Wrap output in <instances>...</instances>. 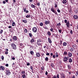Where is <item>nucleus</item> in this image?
<instances>
[{
	"label": "nucleus",
	"instance_id": "nucleus-19",
	"mask_svg": "<svg viewBox=\"0 0 78 78\" xmlns=\"http://www.w3.org/2000/svg\"><path fill=\"white\" fill-rule=\"evenodd\" d=\"M67 55V51H65L64 52L63 55Z\"/></svg>",
	"mask_w": 78,
	"mask_h": 78
},
{
	"label": "nucleus",
	"instance_id": "nucleus-11",
	"mask_svg": "<svg viewBox=\"0 0 78 78\" xmlns=\"http://www.w3.org/2000/svg\"><path fill=\"white\" fill-rule=\"evenodd\" d=\"M73 17L75 19H78V16L76 15H74Z\"/></svg>",
	"mask_w": 78,
	"mask_h": 78
},
{
	"label": "nucleus",
	"instance_id": "nucleus-55",
	"mask_svg": "<svg viewBox=\"0 0 78 78\" xmlns=\"http://www.w3.org/2000/svg\"><path fill=\"white\" fill-rule=\"evenodd\" d=\"M25 12H26V13H28L29 11L28 10H26L25 11Z\"/></svg>",
	"mask_w": 78,
	"mask_h": 78
},
{
	"label": "nucleus",
	"instance_id": "nucleus-28",
	"mask_svg": "<svg viewBox=\"0 0 78 78\" xmlns=\"http://www.w3.org/2000/svg\"><path fill=\"white\" fill-rule=\"evenodd\" d=\"M30 53L31 54V55H34V52L32 51H30Z\"/></svg>",
	"mask_w": 78,
	"mask_h": 78
},
{
	"label": "nucleus",
	"instance_id": "nucleus-33",
	"mask_svg": "<svg viewBox=\"0 0 78 78\" xmlns=\"http://www.w3.org/2000/svg\"><path fill=\"white\" fill-rule=\"evenodd\" d=\"M40 25L41 27H42V26H43V23H40Z\"/></svg>",
	"mask_w": 78,
	"mask_h": 78
},
{
	"label": "nucleus",
	"instance_id": "nucleus-61",
	"mask_svg": "<svg viewBox=\"0 0 78 78\" xmlns=\"http://www.w3.org/2000/svg\"><path fill=\"white\" fill-rule=\"evenodd\" d=\"M53 58H55V55H53Z\"/></svg>",
	"mask_w": 78,
	"mask_h": 78
},
{
	"label": "nucleus",
	"instance_id": "nucleus-49",
	"mask_svg": "<svg viewBox=\"0 0 78 78\" xmlns=\"http://www.w3.org/2000/svg\"><path fill=\"white\" fill-rule=\"evenodd\" d=\"M3 30H1L0 31V33L2 34V33H3Z\"/></svg>",
	"mask_w": 78,
	"mask_h": 78
},
{
	"label": "nucleus",
	"instance_id": "nucleus-16",
	"mask_svg": "<svg viewBox=\"0 0 78 78\" xmlns=\"http://www.w3.org/2000/svg\"><path fill=\"white\" fill-rule=\"evenodd\" d=\"M73 61V60H72V59L71 58H70L69 60V62H70V63H71V62H72Z\"/></svg>",
	"mask_w": 78,
	"mask_h": 78
},
{
	"label": "nucleus",
	"instance_id": "nucleus-23",
	"mask_svg": "<svg viewBox=\"0 0 78 78\" xmlns=\"http://www.w3.org/2000/svg\"><path fill=\"white\" fill-rule=\"evenodd\" d=\"M68 67L69 69H71V68H72V66H71L70 65H68Z\"/></svg>",
	"mask_w": 78,
	"mask_h": 78
},
{
	"label": "nucleus",
	"instance_id": "nucleus-12",
	"mask_svg": "<svg viewBox=\"0 0 78 78\" xmlns=\"http://www.w3.org/2000/svg\"><path fill=\"white\" fill-rule=\"evenodd\" d=\"M48 41L50 44H51L52 42L51 41V40L50 39V38L49 37H48Z\"/></svg>",
	"mask_w": 78,
	"mask_h": 78
},
{
	"label": "nucleus",
	"instance_id": "nucleus-3",
	"mask_svg": "<svg viewBox=\"0 0 78 78\" xmlns=\"http://www.w3.org/2000/svg\"><path fill=\"white\" fill-rule=\"evenodd\" d=\"M69 58V57H64V58L63 60L64 62H67L68 58Z\"/></svg>",
	"mask_w": 78,
	"mask_h": 78
},
{
	"label": "nucleus",
	"instance_id": "nucleus-40",
	"mask_svg": "<svg viewBox=\"0 0 78 78\" xmlns=\"http://www.w3.org/2000/svg\"><path fill=\"white\" fill-rule=\"evenodd\" d=\"M70 33L71 34H73V31H72V30H70Z\"/></svg>",
	"mask_w": 78,
	"mask_h": 78
},
{
	"label": "nucleus",
	"instance_id": "nucleus-50",
	"mask_svg": "<svg viewBox=\"0 0 78 78\" xmlns=\"http://www.w3.org/2000/svg\"><path fill=\"white\" fill-rule=\"evenodd\" d=\"M67 20H65V23H67Z\"/></svg>",
	"mask_w": 78,
	"mask_h": 78
},
{
	"label": "nucleus",
	"instance_id": "nucleus-18",
	"mask_svg": "<svg viewBox=\"0 0 78 78\" xmlns=\"http://www.w3.org/2000/svg\"><path fill=\"white\" fill-rule=\"evenodd\" d=\"M36 56L37 57H40V54L38 52L36 53Z\"/></svg>",
	"mask_w": 78,
	"mask_h": 78
},
{
	"label": "nucleus",
	"instance_id": "nucleus-47",
	"mask_svg": "<svg viewBox=\"0 0 78 78\" xmlns=\"http://www.w3.org/2000/svg\"><path fill=\"white\" fill-rule=\"evenodd\" d=\"M1 58L2 59H4V57L2 55L1 56Z\"/></svg>",
	"mask_w": 78,
	"mask_h": 78
},
{
	"label": "nucleus",
	"instance_id": "nucleus-21",
	"mask_svg": "<svg viewBox=\"0 0 78 78\" xmlns=\"http://www.w3.org/2000/svg\"><path fill=\"white\" fill-rule=\"evenodd\" d=\"M67 45V43L64 42L63 43V46H66Z\"/></svg>",
	"mask_w": 78,
	"mask_h": 78
},
{
	"label": "nucleus",
	"instance_id": "nucleus-42",
	"mask_svg": "<svg viewBox=\"0 0 78 78\" xmlns=\"http://www.w3.org/2000/svg\"><path fill=\"white\" fill-rule=\"evenodd\" d=\"M44 69V67L43 66L41 68V70H43Z\"/></svg>",
	"mask_w": 78,
	"mask_h": 78
},
{
	"label": "nucleus",
	"instance_id": "nucleus-63",
	"mask_svg": "<svg viewBox=\"0 0 78 78\" xmlns=\"http://www.w3.org/2000/svg\"><path fill=\"white\" fill-rule=\"evenodd\" d=\"M44 28L45 29H46V30H47V29H48V28L47 27H44Z\"/></svg>",
	"mask_w": 78,
	"mask_h": 78
},
{
	"label": "nucleus",
	"instance_id": "nucleus-1",
	"mask_svg": "<svg viewBox=\"0 0 78 78\" xmlns=\"http://www.w3.org/2000/svg\"><path fill=\"white\" fill-rule=\"evenodd\" d=\"M11 46L12 47L13 49L14 50H16L17 48L16 47V45L14 43H12L11 44Z\"/></svg>",
	"mask_w": 78,
	"mask_h": 78
},
{
	"label": "nucleus",
	"instance_id": "nucleus-22",
	"mask_svg": "<svg viewBox=\"0 0 78 78\" xmlns=\"http://www.w3.org/2000/svg\"><path fill=\"white\" fill-rule=\"evenodd\" d=\"M23 22H24V23H27V20H23Z\"/></svg>",
	"mask_w": 78,
	"mask_h": 78
},
{
	"label": "nucleus",
	"instance_id": "nucleus-48",
	"mask_svg": "<svg viewBox=\"0 0 78 78\" xmlns=\"http://www.w3.org/2000/svg\"><path fill=\"white\" fill-rule=\"evenodd\" d=\"M3 4H5V3H6L5 1H3Z\"/></svg>",
	"mask_w": 78,
	"mask_h": 78
},
{
	"label": "nucleus",
	"instance_id": "nucleus-2",
	"mask_svg": "<svg viewBox=\"0 0 78 78\" xmlns=\"http://www.w3.org/2000/svg\"><path fill=\"white\" fill-rule=\"evenodd\" d=\"M51 11L53 12H54V13L55 14H57V12H56L55 10V9H53V7L51 8Z\"/></svg>",
	"mask_w": 78,
	"mask_h": 78
},
{
	"label": "nucleus",
	"instance_id": "nucleus-36",
	"mask_svg": "<svg viewBox=\"0 0 78 78\" xmlns=\"http://www.w3.org/2000/svg\"><path fill=\"white\" fill-rule=\"evenodd\" d=\"M70 50L71 51H73V48H71L70 49Z\"/></svg>",
	"mask_w": 78,
	"mask_h": 78
},
{
	"label": "nucleus",
	"instance_id": "nucleus-58",
	"mask_svg": "<svg viewBox=\"0 0 78 78\" xmlns=\"http://www.w3.org/2000/svg\"><path fill=\"white\" fill-rule=\"evenodd\" d=\"M8 66H9V65H8V64H6L5 65V66H6V67H8Z\"/></svg>",
	"mask_w": 78,
	"mask_h": 78
},
{
	"label": "nucleus",
	"instance_id": "nucleus-31",
	"mask_svg": "<svg viewBox=\"0 0 78 78\" xmlns=\"http://www.w3.org/2000/svg\"><path fill=\"white\" fill-rule=\"evenodd\" d=\"M55 54H56L55 57H56V58H58V53L56 52V53H55Z\"/></svg>",
	"mask_w": 78,
	"mask_h": 78
},
{
	"label": "nucleus",
	"instance_id": "nucleus-39",
	"mask_svg": "<svg viewBox=\"0 0 78 78\" xmlns=\"http://www.w3.org/2000/svg\"><path fill=\"white\" fill-rule=\"evenodd\" d=\"M24 32L26 33H27V29H25L24 30Z\"/></svg>",
	"mask_w": 78,
	"mask_h": 78
},
{
	"label": "nucleus",
	"instance_id": "nucleus-45",
	"mask_svg": "<svg viewBox=\"0 0 78 78\" xmlns=\"http://www.w3.org/2000/svg\"><path fill=\"white\" fill-rule=\"evenodd\" d=\"M50 30L52 32H53V29L51 28L50 29Z\"/></svg>",
	"mask_w": 78,
	"mask_h": 78
},
{
	"label": "nucleus",
	"instance_id": "nucleus-7",
	"mask_svg": "<svg viewBox=\"0 0 78 78\" xmlns=\"http://www.w3.org/2000/svg\"><path fill=\"white\" fill-rule=\"evenodd\" d=\"M69 24H70V22L69 21H68L66 24V27H68V28H69V27H70V25Z\"/></svg>",
	"mask_w": 78,
	"mask_h": 78
},
{
	"label": "nucleus",
	"instance_id": "nucleus-56",
	"mask_svg": "<svg viewBox=\"0 0 78 78\" xmlns=\"http://www.w3.org/2000/svg\"><path fill=\"white\" fill-rule=\"evenodd\" d=\"M55 8H56V7H57V4H55Z\"/></svg>",
	"mask_w": 78,
	"mask_h": 78
},
{
	"label": "nucleus",
	"instance_id": "nucleus-52",
	"mask_svg": "<svg viewBox=\"0 0 78 78\" xmlns=\"http://www.w3.org/2000/svg\"><path fill=\"white\" fill-rule=\"evenodd\" d=\"M37 5L38 6H39V5H40V3L39 2H37Z\"/></svg>",
	"mask_w": 78,
	"mask_h": 78
},
{
	"label": "nucleus",
	"instance_id": "nucleus-54",
	"mask_svg": "<svg viewBox=\"0 0 78 78\" xmlns=\"http://www.w3.org/2000/svg\"><path fill=\"white\" fill-rule=\"evenodd\" d=\"M30 69H31V70H33V66H31L30 67Z\"/></svg>",
	"mask_w": 78,
	"mask_h": 78
},
{
	"label": "nucleus",
	"instance_id": "nucleus-24",
	"mask_svg": "<svg viewBox=\"0 0 78 78\" xmlns=\"http://www.w3.org/2000/svg\"><path fill=\"white\" fill-rule=\"evenodd\" d=\"M45 61H48V58L47 57H46L45 58Z\"/></svg>",
	"mask_w": 78,
	"mask_h": 78
},
{
	"label": "nucleus",
	"instance_id": "nucleus-6",
	"mask_svg": "<svg viewBox=\"0 0 78 78\" xmlns=\"http://www.w3.org/2000/svg\"><path fill=\"white\" fill-rule=\"evenodd\" d=\"M6 75L9 76L11 74V72L8 70H6V73H5Z\"/></svg>",
	"mask_w": 78,
	"mask_h": 78
},
{
	"label": "nucleus",
	"instance_id": "nucleus-13",
	"mask_svg": "<svg viewBox=\"0 0 78 78\" xmlns=\"http://www.w3.org/2000/svg\"><path fill=\"white\" fill-rule=\"evenodd\" d=\"M37 44L38 45V46H42V43H40V42H37Z\"/></svg>",
	"mask_w": 78,
	"mask_h": 78
},
{
	"label": "nucleus",
	"instance_id": "nucleus-20",
	"mask_svg": "<svg viewBox=\"0 0 78 78\" xmlns=\"http://www.w3.org/2000/svg\"><path fill=\"white\" fill-rule=\"evenodd\" d=\"M34 42V40L33 38H32L30 41V42L31 43H33V42Z\"/></svg>",
	"mask_w": 78,
	"mask_h": 78
},
{
	"label": "nucleus",
	"instance_id": "nucleus-14",
	"mask_svg": "<svg viewBox=\"0 0 78 78\" xmlns=\"http://www.w3.org/2000/svg\"><path fill=\"white\" fill-rule=\"evenodd\" d=\"M48 35L49 36H51V32H50L49 31H48L47 32Z\"/></svg>",
	"mask_w": 78,
	"mask_h": 78
},
{
	"label": "nucleus",
	"instance_id": "nucleus-57",
	"mask_svg": "<svg viewBox=\"0 0 78 78\" xmlns=\"http://www.w3.org/2000/svg\"><path fill=\"white\" fill-rule=\"evenodd\" d=\"M30 63H27V66H30Z\"/></svg>",
	"mask_w": 78,
	"mask_h": 78
},
{
	"label": "nucleus",
	"instance_id": "nucleus-44",
	"mask_svg": "<svg viewBox=\"0 0 78 78\" xmlns=\"http://www.w3.org/2000/svg\"><path fill=\"white\" fill-rule=\"evenodd\" d=\"M57 12H61V11H60V10L58 9L57 10Z\"/></svg>",
	"mask_w": 78,
	"mask_h": 78
},
{
	"label": "nucleus",
	"instance_id": "nucleus-32",
	"mask_svg": "<svg viewBox=\"0 0 78 78\" xmlns=\"http://www.w3.org/2000/svg\"><path fill=\"white\" fill-rule=\"evenodd\" d=\"M74 12H75L76 14H78V10L76 9L74 10Z\"/></svg>",
	"mask_w": 78,
	"mask_h": 78
},
{
	"label": "nucleus",
	"instance_id": "nucleus-64",
	"mask_svg": "<svg viewBox=\"0 0 78 78\" xmlns=\"http://www.w3.org/2000/svg\"><path fill=\"white\" fill-rule=\"evenodd\" d=\"M58 31L60 33H61V30H58Z\"/></svg>",
	"mask_w": 78,
	"mask_h": 78
},
{
	"label": "nucleus",
	"instance_id": "nucleus-59",
	"mask_svg": "<svg viewBox=\"0 0 78 78\" xmlns=\"http://www.w3.org/2000/svg\"><path fill=\"white\" fill-rule=\"evenodd\" d=\"M20 45L21 47H22V46L23 45V44H22V43H21L20 44Z\"/></svg>",
	"mask_w": 78,
	"mask_h": 78
},
{
	"label": "nucleus",
	"instance_id": "nucleus-60",
	"mask_svg": "<svg viewBox=\"0 0 78 78\" xmlns=\"http://www.w3.org/2000/svg\"><path fill=\"white\" fill-rule=\"evenodd\" d=\"M60 44H62V41L60 40Z\"/></svg>",
	"mask_w": 78,
	"mask_h": 78
},
{
	"label": "nucleus",
	"instance_id": "nucleus-10",
	"mask_svg": "<svg viewBox=\"0 0 78 78\" xmlns=\"http://www.w3.org/2000/svg\"><path fill=\"white\" fill-rule=\"evenodd\" d=\"M13 39L15 41H17V37L16 36H14L13 37Z\"/></svg>",
	"mask_w": 78,
	"mask_h": 78
},
{
	"label": "nucleus",
	"instance_id": "nucleus-8",
	"mask_svg": "<svg viewBox=\"0 0 78 78\" xmlns=\"http://www.w3.org/2000/svg\"><path fill=\"white\" fill-rule=\"evenodd\" d=\"M5 67L2 66H0V70H5Z\"/></svg>",
	"mask_w": 78,
	"mask_h": 78
},
{
	"label": "nucleus",
	"instance_id": "nucleus-37",
	"mask_svg": "<svg viewBox=\"0 0 78 78\" xmlns=\"http://www.w3.org/2000/svg\"><path fill=\"white\" fill-rule=\"evenodd\" d=\"M37 42H41V40L40 39H38L37 41Z\"/></svg>",
	"mask_w": 78,
	"mask_h": 78
},
{
	"label": "nucleus",
	"instance_id": "nucleus-5",
	"mask_svg": "<svg viewBox=\"0 0 78 78\" xmlns=\"http://www.w3.org/2000/svg\"><path fill=\"white\" fill-rule=\"evenodd\" d=\"M50 21L49 20L48 21H47L45 20V23L46 25H48V24H49V25H50Z\"/></svg>",
	"mask_w": 78,
	"mask_h": 78
},
{
	"label": "nucleus",
	"instance_id": "nucleus-62",
	"mask_svg": "<svg viewBox=\"0 0 78 78\" xmlns=\"http://www.w3.org/2000/svg\"><path fill=\"white\" fill-rule=\"evenodd\" d=\"M57 78H59V74H58L57 75Z\"/></svg>",
	"mask_w": 78,
	"mask_h": 78
},
{
	"label": "nucleus",
	"instance_id": "nucleus-26",
	"mask_svg": "<svg viewBox=\"0 0 78 78\" xmlns=\"http://www.w3.org/2000/svg\"><path fill=\"white\" fill-rule=\"evenodd\" d=\"M30 15H27L26 16V18H29L30 17Z\"/></svg>",
	"mask_w": 78,
	"mask_h": 78
},
{
	"label": "nucleus",
	"instance_id": "nucleus-4",
	"mask_svg": "<svg viewBox=\"0 0 78 78\" xmlns=\"http://www.w3.org/2000/svg\"><path fill=\"white\" fill-rule=\"evenodd\" d=\"M37 28L36 27H34L32 29V31L34 33H36L37 31Z\"/></svg>",
	"mask_w": 78,
	"mask_h": 78
},
{
	"label": "nucleus",
	"instance_id": "nucleus-30",
	"mask_svg": "<svg viewBox=\"0 0 78 78\" xmlns=\"http://www.w3.org/2000/svg\"><path fill=\"white\" fill-rule=\"evenodd\" d=\"M61 23H58L57 24V26L58 27H59V26H61Z\"/></svg>",
	"mask_w": 78,
	"mask_h": 78
},
{
	"label": "nucleus",
	"instance_id": "nucleus-25",
	"mask_svg": "<svg viewBox=\"0 0 78 78\" xmlns=\"http://www.w3.org/2000/svg\"><path fill=\"white\" fill-rule=\"evenodd\" d=\"M54 64H53V63H51V66L52 68H53V67H54Z\"/></svg>",
	"mask_w": 78,
	"mask_h": 78
},
{
	"label": "nucleus",
	"instance_id": "nucleus-46",
	"mask_svg": "<svg viewBox=\"0 0 78 78\" xmlns=\"http://www.w3.org/2000/svg\"><path fill=\"white\" fill-rule=\"evenodd\" d=\"M46 55H47V56H49L50 55V54L49 53H47L46 54Z\"/></svg>",
	"mask_w": 78,
	"mask_h": 78
},
{
	"label": "nucleus",
	"instance_id": "nucleus-29",
	"mask_svg": "<svg viewBox=\"0 0 78 78\" xmlns=\"http://www.w3.org/2000/svg\"><path fill=\"white\" fill-rule=\"evenodd\" d=\"M61 78H65V76H64V75H62Z\"/></svg>",
	"mask_w": 78,
	"mask_h": 78
},
{
	"label": "nucleus",
	"instance_id": "nucleus-51",
	"mask_svg": "<svg viewBox=\"0 0 78 78\" xmlns=\"http://www.w3.org/2000/svg\"><path fill=\"white\" fill-rule=\"evenodd\" d=\"M5 54H6V55H8V52L6 51L5 52Z\"/></svg>",
	"mask_w": 78,
	"mask_h": 78
},
{
	"label": "nucleus",
	"instance_id": "nucleus-9",
	"mask_svg": "<svg viewBox=\"0 0 78 78\" xmlns=\"http://www.w3.org/2000/svg\"><path fill=\"white\" fill-rule=\"evenodd\" d=\"M68 55L69 57H71V56H72V53L70 52H69Z\"/></svg>",
	"mask_w": 78,
	"mask_h": 78
},
{
	"label": "nucleus",
	"instance_id": "nucleus-38",
	"mask_svg": "<svg viewBox=\"0 0 78 78\" xmlns=\"http://www.w3.org/2000/svg\"><path fill=\"white\" fill-rule=\"evenodd\" d=\"M25 71H23L21 72L22 74H25Z\"/></svg>",
	"mask_w": 78,
	"mask_h": 78
},
{
	"label": "nucleus",
	"instance_id": "nucleus-15",
	"mask_svg": "<svg viewBox=\"0 0 78 78\" xmlns=\"http://www.w3.org/2000/svg\"><path fill=\"white\" fill-rule=\"evenodd\" d=\"M31 8H36V6H35L34 5H33V4H31Z\"/></svg>",
	"mask_w": 78,
	"mask_h": 78
},
{
	"label": "nucleus",
	"instance_id": "nucleus-41",
	"mask_svg": "<svg viewBox=\"0 0 78 78\" xmlns=\"http://www.w3.org/2000/svg\"><path fill=\"white\" fill-rule=\"evenodd\" d=\"M23 10H24V12H25V11L26 10V8H23Z\"/></svg>",
	"mask_w": 78,
	"mask_h": 78
},
{
	"label": "nucleus",
	"instance_id": "nucleus-27",
	"mask_svg": "<svg viewBox=\"0 0 78 78\" xmlns=\"http://www.w3.org/2000/svg\"><path fill=\"white\" fill-rule=\"evenodd\" d=\"M22 76L23 78H26V76L25 75V74L22 75Z\"/></svg>",
	"mask_w": 78,
	"mask_h": 78
},
{
	"label": "nucleus",
	"instance_id": "nucleus-53",
	"mask_svg": "<svg viewBox=\"0 0 78 78\" xmlns=\"http://www.w3.org/2000/svg\"><path fill=\"white\" fill-rule=\"evenodd\" d=\"M45 75H48V72L47 71H46Z\"/></svg>",
	"mask_w": 78,
	"mask_h": 78
},
{
	"label": "nucleus",
	"instance_id": "nucleus-34",
	"mask_svg": "<svg viewBox=\"0 0 78 78\" xmlns=\"http://www.w3.org/2000/svg\"><path fill=\"white\" fill-rule=\"evenodd\" d=\"M16 25V23H15V22H14L12 23V27H14V26H15Z\"/></svg>",
	"mask_w": 78,
	"mask_h": 78
},
{
	"label": "nucleus",
	"instance_id": "nucleus-43",
	"mask_svg": "<svg viewBox=\"0 0 78 78\" xmlns=\"http://www.w3.org/2000/svg\"><path fill=\"white\" fill-rule=\"evenodd\" d=\"M72 47L73 48L75 49V48L74 47H76V46L75 45H73Z\"/></svg>",
	"mask_w": 78,
	"mask_h": 78
},
{
	"label": "nucleus",
	"instance_id": "nucleus-35",
	"mask_svg": "<svg viewBox=\"0 0 78 78\" xmlns=\"http://www.w3.org/2000/svg\"><path fill=\"white\" fill-rule=\"evenodd\" d=\"M29 35L30 36V37H32V34H31V33H29Z\"/></svg>",
	"mask_w": 78,
	"mask_h": 78
},
{
	"label": "nucleus",
	"instance_id": "nucleus-17",
	"mask_svg": "<svg viewBox=\"0 0 78 78\" xmlns=\"http://www.w3.org/2000/svg\"><path fill=\"white\" fill-rule=\"evenodd\" d=\"M64 4H66V3H67V0H63V2H62Z\"/></svg>",
	"mask_w": 78,
	"mask_h": 78
}]
</instances>
